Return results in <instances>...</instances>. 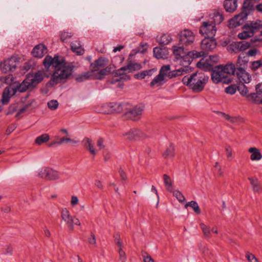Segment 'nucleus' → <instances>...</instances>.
<instances>
[{"mask_svg": "<svg viewBox=\"0 0 262 262\" xmlns=\"http://www.w3.org/2000/svg\"><path fill=\"white\" fill-rule=\"evenodd\" d=\"M31 81L33 82V84L35 87L39 82H40L44 78V73L42 71H38L33 74H29L27 76Z\"/></svg>", "mask_w": 262, "mask_h": 262, "instance_id": "nucleus-26", "label": "nucleus"}, {"mask_svg": "<svg viewBox=\"0 0 262 262\" xmlns=\"http://www.w3.org/2000/svg\"><path fill=\"white\" fill-rule=\"evenodd\" d=\"M259 0H245L243 3V11L238 15L236 16V19L238 24H242L243 22L246 20L248 15L250 13V11L253 8V2L256 3Z\"/></svg>", "mask_w": 262, "mask_h": 262, "instance_id": "nucleus-7", "label": "nucleus"}, {"mask_svg": "<svg viewBox=\"0 0 262 262\" xmlns=\"http://www.w3.org/2000/svg\"><path fill=\"white\" fill-rule=\"evenodd\" d=\"M197 67L205 71H211V79L214 83L217 84L220 82L228 84L231 82V78L227 76L223 73V69L219 66L213 68V65L209 63L208 61H204L202 59L197 63Z\"/></svg>", "mask_w": 262, "mask_h": 262, "instance_id": "nucleus-2", "label": "nucleus"}, {"mask_svg": "<svg viewBox=\"0 0 262 262\" xmlns=\"http://www.w3.org/2000/svg\"><path fill=\"white\" fill-rule=\"evenodd\" d=\"M225 92L227 94L233 95L236 92V89L232 85H230L226 88Z\"/></svg>", "mask_w": 262, "mask_h": 262, "instance_id": "nucleus-55", "label": "nucleus"}, {"mask_svg": "<svg viewBox=\"0 0 262 262\" xmlns=\"http://www.w3.org/2000/svg\"><path fill=\"white\" fill-rule=\"evenodd\" d=\"M213 37H205L201 42V47L205 52L211 51L216 47V40Z\"/></svg>", "mask_w": 262, "mask_h": 262, "instance_id": "nucleus-14", "label": "nucleus"}, {"mask_svg": "<svg viewBox=\"0 0 262 262\" xmlns=\"http://www.w3.org/2000/svg\"><path fill=\"white\" fill-rule=\"evenodd\" d=\"M48 106L51 110H55L58 106V102L56 100H52L48 102Z\"/></svg>", "mask_w": 262, "mask_h": 262, "instance_id": "nucleus-48", "label": "nucleus"}, {"mask_svg": "<svg viewBox=\"0 0 262 262\" xmlns=\"http://www.w3.org/2000/svg\"><path fill=\"white\" fill-rule=\"evenodd\" d=\"M144 110V107L142 105H137L134 107L127 110H125L124 115L126 118L133 120H138L141 116Z\"/></svg>", "mask_w": 262, "mask_h": 262, "instance_id": "nucleus-12", "label": "nucleus"}, {"mask_svg": "<svg viewBox=\"0 0 262 262\" xmlns=\"http://www.w3.org/2000/svg\"><path fill=\"white\" fill-rule=\"evenodd\" d=\"M73 36L71 32L63 31L61 33L60 39L62 41H64L68 38H71Z\"/></svg>", "mask_w": 262, "mask_h": 262, "instance_id": "nucleus-51", "label": "nucleus"}, {"mask_svg": "<svg viewBox=\"0 0 262 262\" xmlns=\"http://www.w3.org/2000/svg\"><path fill=\"white\" fill-rule=\"evenodd\" d=\"M171 70L170 65L163 66L160 70L159 74L156 76L150 82V85L154 86L156 85L160 86L166 82L165 80L166 72Z\"/></svg>", "mask_w": 262, "mask_h": 262, "instance_id": "nucleus-8", "label": "nucleus"}, {"mask_svg": "<svg viewBox=\"0 0 262 262\" xmlns=\"http://www.w3.org/2000/svg\"><path fill=\"white\" fill-rule=\"evenodd\" d=\"M16 128V126L15 124H11L10 126H9L6 131V134L7 135H9L10 134H11L13 130L14 129Z\"/></svg>", "mask_w": 262, "mask_h": 262, "instance_id": "nucleus-63", "label": "nucleus"}, {"mask_svg": "<svg viewBox=\"0 0 262 262\" xmlns=\"http://www.w3.org/2000/svg\"><path fill=\"white\" fill-rule=\"evenodd\" d=\"M123 136L127 140L133 141L148 137L144 133L137 128H132L129 131L123 134Z\"/></svg>", "mask_w": 262, "mask_h": 262, "instance_id": "nucleus-9", "label": "nucleus"}, {"mask_svg": "<svg viewBox=\"0 0 262 262\" xmlns=\"http://www.w3.org/2000/svg\"><path fill=\"white\" fill-rule=\"evenodd\" d=\"M118 172L122 180L124 181L127 179L126 174L122 168H120Z\"/></svg>", "mask_w": 262, "mask_h": 262, "instance_id": "nucleus-59", "label": "nucleus"}, {"mask_svg": "<svg viewBox=\"0 0 262 262\" xmlns=\"http://www.w3.org/2000/svg\"><path fill=\"white\" fill-rule=\"evenodd\" d=\"M68 141H70L74 144L77 143V141H76L74 140L71 139L69 138L63 137V138H61L59 141H58L57 144L60 145V144H62L64 142H68Z\"/></svg>", "mask_w": 262, "mask_h": 262, "instance_id": "nucleus-54", "label": "nucleus"}, {"mask_svg": "<svg viewBox=\"0 0 262 262\" xmlns=\"http://www.w3.org/2000/svg\"><path fill=\"white\" fill-rule=\"evenodd\" d=\"M186 73V72L184 68H182L178 70H173V71H170V70L166 73V77H167L169 79H171V78L182 75L183 74H184V73Z\"/></svg>", "mask_w": 262, "mask_h": 262, "instance_id": "nucleus-31", "label": "nucleus"}, {"mask_svg": "<svg viewBox=\"0 0 262 262\" xmlns=\"http://www.w3.org/2000/svg\"><path fill=\"white\" fill-rule=\"evenodd\" d=\"M226 151L227 152V156L228 158H232V151L231 147L229 145H226L225 147Z\"/></svg>", "mask_w": 262, "mask_h": 262, "instance_id": "nucleus-60", "label": "nucleus"}, {"mask_svg": "<svg viewBox=\"0 0 262 262\" xmlns=\"http://www.w3.org/2000/svg\"><path fill=\"white\" fill-rule=\"evenodd\" d=\"M45 68L48 70L51 67L54 69L49 83L54 85L60 82L61 80L67 78L71 74L72 69L66 66V62L62 58L55 55L54 58L47 55L43 60Z\"/></svg>", "mask_w": 262, "mask_h": 262, "instance_id": "nucleus-1", "label": "nucleus"}, {"mask_svg": "<svg viewBox=\"0 0 262 262\" xmlns=\"http://www.w3.org/2000/svg\"><path fill=\"white\" fill-rule=\"evenodd\" d=\"M254 193L260 194L262 193V185L256 177H249L248 178Z\"/></svg>", "mask_w": 262, "mask_h": 262, "instance_id": "nucleus-20", "label": "nucleus"}, {"mask_svg": "<svg viewBox=\"0 0 262 262\" xmlns=\"http://www.w3.org/2000/svg\"><path fill=\"white\" fill-rule=\"evenodd\" d=\"M224 6L227 12L233 13L236 10L237 7V0H225Z\"/></svg>", "mask_w": 262, "mask_h": 262, "instance_id": "nucleus-27", "label": "nucleus"}, {"mask_svg": "<svg viewBox=\"0 0 262 262\" xmlns=\"http://www.w3.org/2000/svg\"><path fill=\"white\" fill-rule=\"evenodd\" d=\"M243 58L241 56H239L237 59V60L236 61L235 67L236 69V70H238V68H244L245 69V64L247 63V60Z\"/></svg>", "mask_w": 262, "mask_h": 262, "instance_id": "nucleus-43", "label": "nucleus"}, {"mask_svg": "<svg viewBox=\"0 0 262 262\" xmlns=\"http://www.w3.org/2000/svg\"><path fill=\"white\" fill-rule=\"evenodd\" d=\"M31 79H29L27 76L26 78L20 83L19 85L17 86L14 90L17 92H25L28 90H32L34 86L32 83L33 82L31 81Z\"/></svg>", "mask_w": 262, "mask_h": 262, "instance_id": "nucleus-18", "label": "nucleus"}, {"mask_svg": "<svg viewBox=\"0 0 262 262\" xmlns=\"http://www.w3.org/2000/svg\"><path fill=\"white\" fill-rule=\"evenodd\" d=\"M207 53L205 52L204 51H202L201 52H198L196 51H192L190 52H188L187 53L186 58H187V63L186 64H189L192 61L193 58H198L202 56H205Z\"/></svg>", "mask_w": 262, "mask_h": 262, "instance_id": "nucleus-24", "label": "nucleus"}, {"mask_svg": "<svg viewBox=\"0 0 262 262\" xmlns=\"http://www.w3.org/2000/svg\"><path fill=\"white\" fill-rule=\"evenodd\" d=\"M38 176L48 181H56L60 178L58 171L48 167H42L38 172Z\"/></svg>", "mask_w": 262, "mask_h": 262, "instance_id": "nucleus-6", "label": "nucleus"}, {"mask_svg": "<svg viewBox=\"0 0 262 262\" xmlns=\"http://www.w3.org/2000/svg\"><path fill=\"white\" fill-rule=\"evenodd\" d=\"M245 27L246 30L239 33L237 35L238 37L241 39H245L250 37L254 33L257 32L258 30L262 27V21L251 22L249 24H247Z\"/></svg>", "mask_w": 262, "mask_h": 262, "instance_id": "nucleus-5", "label": "nucleus"}, {"mask_svg": "<svg viewBox=\"0 0 262 262\" xmlns=\"http://www.w3.org/2000/svg\"><path fill=\"white\" fill-rule=\"evenodd\" d=\"M146 255H143L144 261V262H155V260L151 258V257L146 254Z\"/></svg>", "mask_w": 262, "mask_h": 262, "instance_id": "nucleus-64", "label": "nucleus"}, {"mask_svg": "<svg viewBox=\"0 0 262 262\" xmlns=\"http://www.w3.org/2000/svg\"><path fill=\"white\" fill-rule=\"evenodd\" d=\"M173 53L176 56L177 59H180L181 62L182 60L187 63L186 53L184 51V48L182 47H173Z\"/></svg>", "mask_w": 262, "mask_h": 262, "instance_id": "nucleus-21", "label": "nucleus"}, {"mask_svg": "<svg viewBox=\"0 0 262 262\" xmlns=\"http://www.w3.org/2000/svg\"><path fill=\"white\" fill-rule=\"evenodd\" d=\"M50 139L49 136L45 134H43L38 137H37L35 139V143L38 145H41L44 143H46L49 141Z\"/></svg>", "mask_w": 262, "mask_h": 262, "instance_id": "nucleus-41", "label": "nucleus"}, {"mask_svg": "<svg viewBox=\"0 0 262 262\" xmlns=\"http://www.w3.org/2000/svg\"><path fill=\"white\" fill-rule=\"evenodd\" d=\"M250 43L245 40L233 42L230 45V49L234 53H238L248 49Z\"/></svg>", "mask_w": 262, "mask_h": 262, "instance_id": "nucleus-15", "label": "nucleus"}, {"mask_svg": "<svg viewBox=\"0 0 262 262\" xmlns=\"http://www.w3.org/2000/svg\"><path fill=\"white\" fill-rule=\"evenodd\" d=\"M88 241L90 244L94 245L96 244V238L94 234L91 233V237L88 238Z\"/></svg>", "mask_w": 262, "mask_h": 262, "instance_id": "nucleus-62", "label": "nucleus"}, {"mask_svg": "<svg viewBox=\"0 0 262 262\" xmlns=\"http://www.w3.org/2000/svg\"><path fill=\"white\" fill-rule=\"evenodd\" d=\"M99 113L102 114L111 113L110 103L102 104L100 107Z\"/></svg>", "mask_w": 262, "mask_h": 262, "instance_id": "nucleus-44", "label": "nucleus"}, {"mask_svg": "<svg viewBox=\"0 0 262 262\" xmlns=\"http://www.w3.org/2000/svg\"><path fill=\"white\" fill-rule=\"evenodd\" d=\"M260 66H262V61L260 60L255 61L251 63V68L253 70H256Z\"/></svg>", "mask_w": 262, "mask_h": 262, "instance_id": "nucleus-53", "label": "nucleus"}, {"mask_svg": "<svg viewBox=\"0 0 262 262\" xmlns=\"http://www.w3.org/2000/svg\"><path fill=\"white\" fill-rule=\"evenodd\" d=\"M163 180L166 189L169 192H172L173 188L171 180L170 177L168 175L164 174L163 175Z\"/></svg>", "mask_w": 262, "mask_h": 262, "instance_id": "nucleus-38", "label": "nucleus"}, {"mask_svg": "<svg viewBox=\"0 0 262 262\" xmlns=\"http://www.w3.org/2000/svg\"><path fill=\"white\" fill-rule=\"evenodd\" d=\"M248 151L251 153L250 159L252 161H259L262 159V154L259 149L252 147L248 149Z\"/></svg>", "mask_w": 262, "mask_h": 262, "instance_id": "nucleus-29", "label": "nucleus"}, {"mask_svg": "<svg viewBox=\"0 0 262 262\" xmlns=\"http://www.w3.org/2000/svg\"><path fill=\"white\" fill-rule=\"evenodd\" d=\"M18 64L16 57H12L4 61L1 64V68L4 73L13 72L15 71Z\"/></svg>", "mask_w": 262, "mask_h": 262, "instance_id": "nucleus-13", "label": "nucleus"}, {"mask_svg": "<svg viewBox=\"0 0 262 262\" xmlns=\"http://www.w3.org/2000/svg\"><path fill=\"white\" fill-rule=\"evenodd\" d=\"M219 56L217 55H211L209 56V60L207 59L206 60H204V61H208L209 63H210L209 62H216L219 60Z\"/></svg>", "mask_w": 262, "mask_h": 262, "instance_id": "nucleus-61", "label": "nucleus"}, {"mask_svg": "<svg viewBox=\"0 0 262 262\" xmlns=\"http://www.w3.org/2000/svg\"><path fill=\"white\" fill-rule=\"evenodd\" d=\"M82 142L84 148L88 149L92 155L95 156L96 155V150L94 148V144L92 143L91 139L88 138H85Z\"/></svg>", "mask_w": 262, "mask_h": 262, "instance_id": "nucleus-30", "label": "nucleus"}, {"mask_svg": "<svg viewBox=\"0 0 262 262\" xmlns=\"http://www.w3.org/2000/svg\"><path fill=\"white\" fill-rule=\"evenodd\" d=\"M216 31V29L214 25L209 21L203 22L200 28V33L206 36V37H213Z\"/></svg>", "mask_w": 262, "mask_h": 262, "instance_id": "nucleus-10", "label": "nucleus"}, {"mask_svg": "<svg viewBox=\"0 0 262 262\" xmlns=\"http://www.w3.org/2000/svg\"><path fill=\"white\" fill-rule=\"evenodd\" d=\"M207 79L201 73H194L191 75L185 76L182 79L183 83L196 93L201 92L205 86Z\"/></svg>", "mask_w": 262, "mask_h": 262, "instance_id": "nucleus-4", "label": "nucleus"}, {"mask_svg": "<svg viewBox=\"0 0 262 262\" xmlns=\"http://www.w3.org/2000/svg\"><path fill=\"white\" fill-rule=\"evenodd\" d=\"M126 71L125 67H123L118 70H117L114 73L115 76L120 77V80H127L130 79V77L128 75H126L124 72Z\"/></svg>", "mask_w": 262, "mask_h": 262, "instance_id": "nucleus-35", "label": "nucleus"}, {"mask_svg": "<svg viewBox=\"0 0 262 262\" xmlns=\"http://www.w3.org/2000/svg\"><path fill=\"white\" fill-rule=\"evenodd\" d=\"M128 72H132L136 70H139L142 68L141 64L139 63L129 61L126 66H124Z\"/></svg>", "mask_w": 262, "mask_h": 262, "instance_id": "nucleus-34", "label": "nucleus"}, {"mask_svg": "<svg viewBox=\"0 0 262 262\" xmlns=\"http://www.w3.org/2000/svg\"><path fill=\"white\" fill-rule=\"evenodd\" d=\"M160 45H166L169 43L172 40V38L169 34H164L157 39Z\"/></svg>", "mask_w": 262, "mask_h": 262, "instance_id": "nucleus-36", "label": "nucleus"}, {"mask_svg": "<svg viewBox=\"0 0 262 262\" xmlns=\"http://www.w3.org/2000/svg\"><path fill=\"white\" fill-rule=\"evenodd\" d=\"M194 40V35L189 30L185 29L181 31L179 34V42L182 45H191Z\"/></svg>", "mask_w": 262, "mask_h": 262, "instance_id": "nucleus-11", "label": "nucleus"}, {"mask_svg": "<svg viewBox=\"0 0 262 262\" xmlns=\"http://www.w3.org/2000/svg\"><path fill=\"white\" fill-rule=\"evenodd\" d=\"M173 195L177 199V200L181 203H183L185 201V198L183 194L179 190H175L173 192Z\"/></svg>", "mask_w": 262, "mask_h": 262, "instance_id": "nucleus-47", "label": "nucleus"}, {"mask_svg": "<svg viewBox=\"0 0 262 262\" xmlns=\"http://www.w3.org/2000/svg\"><path fill=\"white\" fill-rule=\"evenodd\" d=\"M119 259L121 262H126L127 257L125 251L123 249H118Z\"/></svg>", "mask_w": 262, "mask_h": 262, "instance_id": "nucleus-49", "label": "nucleus"}, {"mask_svg": "<svg viewBox=\"0 0 262 262\" xmlns=\"http://www.w3.org/2000/svg\"><path fill=\"white\" fill-rule=\"evenodd\" d=\"M154 55L157 59H164L167 57V51L164 49L156 47L153 50Z\"/></svg>", "mask_w": 262, "mask_h": 262, "instance_id": "nucleus-32", "label": "nucleus"}, {"mask_svg": "<svg viewBox=\"0 0 262 262\" xmlns=\"http://www.w3.org/2000/svg\"><path fill=\"white\" fill-rule=\"evenodd\" d=\"M245 83H239L237 86V90L239 93L245 97H247L248 95L249 90L248 88L245 85Z\"/></svg>", "mask_w": 262, "mask_h": 262, "instance_id": "nucleus-39", "label": "nucleus"}, {"mask_svg": "<svg viewBox=\"0 0 262 262\" xmlns=\"http://www.w3.org/2000/svg\"><path fill=\"white\" fill-rule=\"evenodd\" d=\"M62 219L66 223L68 227L71 231L74 229V219L70 215L69 211L66 208H62L61 211Z\"/></svg>", "mask_w": 262, "mask_h": 262, "instance_id": "nucleus-16", "label": "nucleus"}, {"mask_svg": "<svg viewBox=\"0 0 262 262\" xmlns=\"http://www.w3.org/2000/svg\"><path fill=\"white\" fill-rule=\"evenodd\" d=\"M97 146L99 147V149L101 150L104 148L105 145L104 144V140L100 138L98 139L97 141Z\"/></svg>", "mask_w": 262, "mask_h": 262, "instance_id": "nucleus-57", "label": "nucleus"}, {"mask_svg": "<svg viewBox=\"0 0 262 262\" xmlns=\"http://www.w3.org/2000/svg\"><path fill=\"white\" fill-rule=\"evenodd\" d=\"M33 102H34V100L32 99L29 100V102L22 107L16 114V117H19L20 114L24 113L27 109H28L29 107L31 106Z\"/></svg>", "mask_w": 262, "mask_h": 262, "instance_id": "nucleus-46", "label": "nucleus"}, {"mask_svg": "<svg viewBox=\"0 0 262 262\" xmlns=\"http://www.w3.org/2000/svg\"><path fill=\"white\" fill-rule=\"evenodd\" d=\"M200 226L203 232L204 236L207 238H209L211 236V231L209 227L206 226L204 223H201L200 224Z\"/></svg>", "mask_w": 262, "mask_h": 262, "instance_id": "nucleus-42", "label": "nucleus"}, {"mask_svg": "<svg viewBox=\"0 0 262 262\" xmlns=\"http://www.w3.org/2000/svg\"><path fill=\"white\" fill-rule=\"evenodd\" d=\"M32 53L34 57L41 58L47 53V49L43 44H39L34 48Z\"/></svg>", "mask_w": 262, "mask_h": 262, "instance_id": "nucleus-22", "label": "nucleus"}, {"mask_svg": "<svg viewBox=\"0 0 262 262\" xmlns=\"http://www.w3.org/2000/svg\"><path fill=\"white\" fill-rule=\"evenodd\" d=\"M146 76V71H143L135 75V77L137 79H142L145 78Z\"/></svg>", "mask_w": 262, "mask_h": 262, "instance_id": "nucleus-58", "label": "nucleus"}, {"mask_svg": "<svg viewBox=\"0 0 262 262\" xmlns=\"http://www.w3.org/2000/svg\"><path fill=\"white\" fill-rule=\"evenodd\" d=\"M246 257L248 262H259L257 258L252 253L248 252L246 254Z\"/></svg>", "mask_w": 262, "mask_h": 262, "instance_id": "nucleus-50", "label": "nucleus"}, {"mask_svg": "<svg viewBox=\"0 0 262 262\" xmlns=\"http://www.w3.org/2000/svg\"><path fill=\"white\" fill-rule=\"evenodd\" d=\"M126 104H122L120 103L112 102L110 103V107L111 113H120L125 112L126 110Z\"/></svg>", "mask_w": 262, "mask_h": 262, "instance_id": "nucleus-25", "label": "nucleus"}, {"mask_svg": "<svg viewBox=\"0 0 262 262\" xmlns=\"http://www.w3.org/2000/svg\"><path fill=\"white\" fill-rule=\"evenodd\" d=\"M210 20V23L213 24L215 27L216 25L220 24L224 19L223 15L218 12H213L209 15Z\"/></svg>", "mask_w": 262, "mask_h": 262, "instance_id": "nucleus-28", "label": "nucleus"}, {"mask_svg": "<svg viewBox=\"0 0 262 262\" xmlns=\"http://www.w3.org/2000/svg\"><path fill=\"white\" fill-rule=\"evenodd\" d=\"M174 147L172 144L167 147L165 151L163 153V156L165 158H172L174 156Z\"/></svg>", "mask_w": 262, "mask_h": 262, "instance_id": "nucleus-37", "label": "nucleus"}, {"mask_svg": "<svg viewBox=\"0 0 262 262\" xmlns=\"http://www.w3.org/2000/svg\"><path fill=\"white\" fill-rule=\"evenodd\" d=\"M188 206L191 207L196 214H200L201 213L200 207L195 201H191V202L186 203L185 205V207L186 208Z\"/></svg>", "mask_w": 262, "mask_h": 262, "instance_id": "nucleus-40", "label": "nucleus"}, {"mask_svg": "<svg viewBox=\"0 0 262 262\" xmlns=\"http://www.w3.org/2000/svg\"><path fill=\"white\" fill-rule=\"evenodd\" d=\"M15 93L16 91L14 90L13 88H5L2 95V103L4 105L7 104L9 101L10 97Z\"/></svg>", "mask_w": 262, "mask_h": 262, "instance_id": "nucleus-23", "label": "nucleus"}, {"mask_svg": "<svg viewBox=\"0 0 262 262\" xmlns=\"http://www.w3.org/2000/svg\"><path fill=\"white\" fill-rule=\"evenodd\" d=\"M108 62L107 58L100 57L90 64L89 72L94 79L102 80L111 73L112 68L106 66Z\"/></svg>", "mask_w": 262, "mask_h": 262, "instance_id": "nucleus-3", "label": "nucleus"}, {"mask_svg": "<svg viewBox=\"0 0 262 262\" xmlns=\"http://www.w3.org/2000/svg\"><path fill=\"white\" fill-rule=\"evenodd\" d=\"M219 67H221L223 69V73L225 74L227 76L235 75L236 74V69L235 66L233 63L230 62L227 63L225 65L220 64Z\"/></svg>", "mask_w": 262, "mask_h": 262, "instance_id": "nucleus-19", "label": "nucleus"}, {"mask_svg": "<svg viewBox=\"0 0 262 262\" xmlns=\"http://www.w3.org/2000/svg\"><path fill=\"white\" fill-rule=\"evenodd\" d=\"M17 106L16 104H14L12 105H11L8 110V111L6 113L7 115H10L13 113L14 112H15L17 110Z\"/></svg>", "mask_w": 262, "mask_h": 262, "instance_id": "nucleus-56", "label": "nucleus"}, {"mask_svg": "<svg viewBox=\"0 0 262 262\" xmlns=\"http://www.w3.org/2000/svg\"><path fill=\"white\" fill-rule=\"evenodd\" d=\"M235 75L240 83H248L251 80L250 74L245 71L244 68H238L236 71Z\"/></svg>", "mask_w": 262, "mask_h": 262, "instance_id": "nucleus-17", "label": "nucleus"}, {"mask_svg": "<svg viewBox=\"0 0 262 262\" xmlns=\"http://www.w3.org/2000/svg\"><path fill=\"white\" fill-rule=\"evenodd\" d=\"M91 77H92V76L91 75L90 73H89V72L88 71V72L84 73L83 74H82L81 75L78 76L76 78V80L78 82H82V81L87 80Z\"/></svg>", "mask_w": 262, "mask_h": 262, "instance_id": "nucleus-45", "label": "nucleus"}, {"mask_svg": "<svg viewBox=\"0 0 262 262\" xmlns=\"http://www.w3.org/2000/svg\"><path fill=\"white\" fill-rule=\"evenodd\" d=\"M71 50L78 55H82L84 53V50L81 47V45L78 41H74L71 43Z\"/></svg>", "mask_w": 262, "mask_h": 262, "instance_id": "nucleus-33", "label": "nucleus"}, {"mask_svg": "<svg viewBox=\"0 0 262 262\" xmlns=\"http://www.w3.org/2000/svg\"><path fill=\"white\" fill-rule=\"evenodd\" d=\"M249 100H251L254 103H255V101L256 100H258L259 99V97H258L257 93H252L248 95L246 97Z\"/></svg>", "mask_w": 262, "mask_h": 262, "instance_id": "nucleus-52", "label": "nucleus"}]
</instances>
